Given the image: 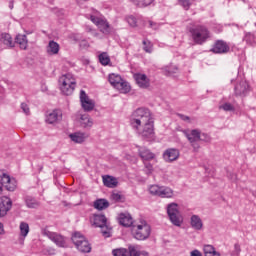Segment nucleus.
<instances>
[{"label":"nucleus","mask_w":256,"mask_h":256,"mask_svg":"<svg viewBox=\"0 0 256 256\" xmlns=\"http://www.w3.org/2000/svg\"><path fill=\"white\" fill-rule=\"evenodd\" d=\"M130 126L143 139H153L155 137L153 114L149 108L136 109L130 117Z\"/></svg>","instance_id":"obj_1"},{"label":"nucleus","mask_w":256,"mask_h":256,"mask_svg":"<svg viewBox=\"0 0 256 256\" xmlns=\"http://www.w3.org/2000/svg\"><path fill=\"white\" fill-rule=\"evenodd\" d=\"M131 233L136 241H147L151 237V225L146 220L140 219L132 225Z\"/></svg>","instance_id":"obj_2"},{"label":"nucleus","mask_w":256,"mask_h":256,"mask_svg":"<svg viewBox=\"0 0 256 256\" xmlns=\"http://www.w3.org/2000/svg\"><path fill=\"white\" fill-rule=\"evenodd\" d=\"M58 87L63 95H73V91L77 87V80L71 73L63 74L58 79Z\"/></svg>","instance_id":"obj_3"},{"label":"nucleus","mask_w":256,"mask_h":256,"mask_svg":"<svg viewBox=\"0 0 256 256\" xmlns=\"http://www.w3.org/2000/svg\"><path fill=\"white\" fill-rule=\"evenodd\" d=\"M85 17L90 19V21L100 29L101 33H104L105 35L109 34V23H107V20H105V17H103L99 11L91 9L90 12L85 14Z\"/></svg>","instance_id":"obj_4"},{"label":"nucleus","mask_w":256,"mask_h":256,"mask_svg":"<svg viewBox=\"0 0 256 256\" xmlns=\"http://www.w3.org/2000/svg\"><path fill=\"white\" fill-rule=\"evenodd\" d=\"M166 213L170 223H172L174 227H182L184 218L183 214H181V210H179V204L175 202L167 204Z\"/></svg>","instance_id":"obj_5"},{"label":"nucleus","mask_w":256,"mask_h":256,"mask_svg":"<svg viewBox=\"0 0 256 256\" xmlns=\"http://www.w3.org/2000/svg\"><path fill=\"white\" fill-rule=\"evenodd\" d=\"M148 191L150 195L161 197V199H173L175 197V191H173V188L168 186L153 184L148 187Z\"/></svg>","instance_id":"obj_6"},{"label":"nucleus","mask_w":256,"mask_h":256,"mask_svg":"<svg viewBox=\"0 0 256 256\" xmlns=\"http://www.w3.org/2000/svg\"><path fill=\"white\" fill-rule=\"evenodd\" d=\"M108 81L112 85V87L114 89H117V91H119L120 93L125 94L131 91V86L129 85V83L123 80V78H121V76L118 74H115V73L110 74L108 77Z\"/></svg>","instance_id":"obj_7"},{"label":"nucleus","mask_w":256,"mask_h":256,"mask_svg":"<svg viewBox=\"0 0 256 256\" xmlns=\"http://www.w3.org/2000/svg\"><path fill=\"white\" fill-rule=\"evenodd\" d=\"M72 242L80 253H91V244L80 232H75L72 235Z\"/></svg>","instance_id":"obj_8"},{"label":"nucleus","mask_w":256,"mask_h":256,"mask_svg":"<svg viewBox=\"0 0 256 256\" xmlns=\"http://www.w3.org/2000/svg\"><path fill=\"white\" fill-rule=\"evenodd\" d=\"M191 34L193 41H195L198 45H203V43H205V41L211 37L209 30H207L204 26H197L196 28L192 29Z\"/></svg>","instance_id":"obj_9"},{"label":"nucleus","mask_w":256,"mask_h":256,"mask_svg":"<svg viewBox=\"0 0 256 256\" xmlns=\"http://www.w3.org/2000/svg\"><path fill=\"white\" fill-rule=\"evenodd\" d=\"M185 137L188 139L191 147H193L194 151H199L200 145L198 143L201 137V130L199 129H192V130H184L183 131Z\"/></svg>","instance_id":"obj_10"},{"label":"nucleus","mask_w":256,"mask_h":256,"mask_svg":"<svg viewBox=\"0 0 256 256\" xmlns=\"http://www.w3.org/2000/svg\"><path fill=\"white\" fill-rule=\"evenodd\" d=\"M80 102L82 109L86 112L93 111V109H95V101L89 98L84 90L80 91Z\"/></svg>","instance_id":"obj_11"},{"label":"nucleus","mask_w":256,"mask_h":256,"mask_svg":"<svg viewBox=\"0 0 256 256\" xmlns=\"http://www.w3.org/2000/svg\"><path fill=\"white\" fill-rule=\"evenodd\" d=\"M44 235L53 241L57 247H67V238L51 231H44Z\"/></svg>","instance_id":"obj_12"},{"label":"nucleus","mask_w":256,"mask_h":256,"mask_svg":"<svg viewBox=\"0 0 256 256\" xmlns=\"http://www.w3.org/2000/svg\"><path fill=\"white\" fill-rule=\"evenodd\" d=\"M0 179L2 181V185L6 187L7 191H14L17 189V180H15V178H11L9 174L0 172Z\"/></svg>","instance_id":"obj_13"},{"label":"nucleus","mask_w":256,"mask_h":256,"mask_svg":"<svg viewBox=\"0 0 256 256\" xmlns=\"http://www.w3.org/2000/svg\"><path fill=\"white\" fill-rule=\"evenodd\" d=\"M63 119V112H61V110H54L52 112H49L46 115V123H48L49 125H55L57 123H59L60 121H62Z\"/></svg>","instance_id":"obj_14"},{"label":"nucleus","mask_w":256,"mask_h":256,"mask_svg":"<svg viewBox=\"0 0 256 256\" xmlns=\"http://www.w3.org/2000/svg\"><path fill=\"white\" fill-rule=\"evenodd\" d=\"M11 207H13V202L9 197H1L0 198V217H5L9 211H11Z\"/></svg>","instance_id":"obj_15"},{"label":"nucleus","mask_w":256,"mask_h":256,"mask_svg":"<svg viewBox=\"0 0 256 256\" xmlns=\"http://www.w3.org/2000/svg\"><path fill=\"white\" fill-rule=\"evenodd\" d=\"M0 45L4 47V49H13L15 47V42L13 41V37L11 34L7 32H3L0 34Z\"/></svg>","instance_id":"obj_16"},{"label":"nucleus","mask_w":256,"mask_h":256,"mask_svg":"<svg viewBox=\"0 0 256 256\" xmlns=\"http://www.w3.org/2000/svg\"><path fill=\"white\" fill-rule=\"evenodd\" d=\"M134 79L140 89H148V87L151 86V80H149V77L145 74L136 73L134 74Z\"/></svg>","instance_id":"obj_17"},{"label":"nucleus","mask_w":256,"mask_h":256,"mask_svg":"<svg viewBox=\"0 0 256 256\" xmlns=\"http://www.w3.org/2000/svg\"><path fill=\"white\" fill-rule=\"evenodd\" d=\"M180 152L176 148H169L163 153V159L166 163H173L179 159Z\"/></svg>","instance_id":"obj_18"},{"label":"nucleus","mask_w":256,"mask_h":256,"mask_svg":"<svg viewBox=\"0 0 256 256\" xmlns=\"http://www.w3.org/2000/svg\"><path fill=\"white\" fill-rule=\"evenodd\" d=\"M68 137L70 141H72V143L81 144V143H85V141L89 139V134L86 132L78 131V132L70 133Z\"/></svg>","instance_id":"obj_19"},{"label":"nucleus","mask_w":256,"mask_h":256,"mask_svg":"<svg viewBox=\"0 0 256 256\" xmlns=\"http://www.w3.org/2000/svg\"><path fill=\"white\" fill-rule=\"evenodd\" d=\"M118 222L122 227H133L135 223H133V216L129 214V212H122L118 215Z\"/></svg>","instance_id":"obj_20"},{"label":"nucleus","mask_w":256,"mask_h":256,"mask_svg":"<svg viewBox=\"0 0 256 256\" xmlns=\"http://www.w3.org/2000/svg\"><path fill=\"white\" fill-rule=\"evenodd\" d=\"M190 227L194 229V231H203L205 228V224L203 223V219L201 216L194 214L190 217Z\"/></svg>","instance_id":"obj_21"},{"label":"nucleus","mask_w":256,"mask_h":256,"mask_svg":"<svg viewBox=\"0 0 256 256\" xmlns=\"http://www.w3.org/2000/svg\"><path fill=\"white\" fill-rule=\"evenodd\" d=\"M90 221L94 227L104 228L107 225V218L103 214L92 215Z\"/></svg>","instance_id":"obj_22"},{"label":"nucleus","mask_w":256,"mask_h":256,"mask_svg":"<svg viewBox=\"0 0 256 256\" xmlns=\"http://www.w3.org/2000/svg\"><path fill=\"white\" fill-rule=\"evenodd\" d=\"M236 95H247L249 91V84L246 80H241L234 88Z\"/></svg>","instance_id":"obj_23"},{"label":"nucleus","mask_w":256,"mask_h":256,"mask_svg":"<svg viewBox=\"0 0 256 256\" xmlns=\"http://www.w3.org/2000/svg\"><path fill=\"white\" fill-rule=\"evenodd\" d=\"M79 123L83 129H91L93 127V118L89 114H82Z\"/></svg>","instance_id":"obj_24"},{"label":"nucleus","mask_w":256,"mask_h":256,"mask_svg":"<svg viewBox=\"0 0 256 256\" xmlns=\"http://www.w3.org/2000/svg\"><path fill=\"white\" fill-rule=\"evenodd\" d=\"M138 152L143 161H151L155 159V154L150 152L146 147H139Z\"/></svg>","instance_id":"obj_25"},{"label":"nucleus","mask_w":256,"mask_h":256,"mask_svg":"<svg viewBox=\"0 0 256 256\" xmlns=\"http://www.w3.org/2000/svg\"><path fill=\"white\" fill-rule=\"evenodd\" d=\"M14 42L19 45L20 49L25 50L29 47V40H27V35L25 34L16 35Z\"/></svg>","instance_id":"obj_26"},{"label":"nucleus","mask_w":256,"mask_h":256,"mask_svg":"<svg viewBox=\"0 0 256 256\" xmlns=\"http://www.w3.org/2000/svg\"><path fill=\"white\" fill-rule=\"evenodd\" d=\"M60 49L59 43L51 40L46 47V53H48V55H58Z\"/></svg>","instance_id":"obj_27"},{"label":"nucleus","mask_w":256,"mask_h":256,"mask_svg":"<svg viewBox=\"0 0 256 256\" xmlns=\"http://www.w3.org/2000/svg\"><path fill=\"white\" fill-rule=\"evenodd\" d=\"M103 183L105 187H109L110 189H113L115 188L118 182H117V178L113 176H103Z\"/></svg>","instance_id":"obj_28"},{"label":"nucleus","mask_w":256,"mask_h":256,"mask_svg":"<svg viewBox=\"0 0 256 256\" xmlns=\"http://www.w3.org/2000/svg\"><path fill=\"white\" fill-rule=\"evenodd\" d=\"M203 251L205 256H221V253L217 252L213 245H205Z\"/></svg>","instance_id":"obj_29"},{"label":"nucleus","mask_w":256,"mask_h":256,"mask_svg":"<svg viewBox=\"0 0 256 256\" xmlns=\"http://www.w3.org/2000/svg\"><path fill=\"white\" fill-rule=\"evenodd\" d=\"M109 207V201L106 199H98L94 202V208L98 209V211H103V209H107Z\"/></svg>","instance_id":"obj_30"},{"label":"nucleus","mask_w":256,"mask_h":256,"mask_svg":"<svg viewBox=\"0 0 256 256\" xmlns=\"http://www.w3.org/2000/svg\"><path fill=\"white\" fill-rule=\"evenodd\" d=\"M127 251L128 256H141V246L139 245H129Z\"/></svg>","instance_id":"obj_31"},{"label":"nucleus","mask_w":256,"mask_h":256,"mask_svg":"<svg viewBox=\"0 0 256 256\" xmlns=\"http://www.w3.org/2000/svg\"><path fill=\"white\" fill-rule=\"evenodd\" d=\"M162 71L164 73V75H175V73H177V71H179V68H177V66L170 64L168 66H164L162 68Z\"/></svg>","instance_id":"obj_32"},{"label":"nucleus","mask_w":256,"mask_h":256,"mask_svg":"<svg viewBox=\"0 0 256 256\" xmlns=\"http://www.w3.org/2000/svg\"><path fill=\"white\" fill-rule=\"evenodd\" d=\"M19 231L20 237L25 239L29 235V224L27 222H20Z\"/></svg>","instance_id":"obj_33"},{"label":"nucleus","mask_w":256,"mask_h":256,"mask_svg":"<svg viewBox=\"0 0 256 256\" xmlns=\"http://www.w3.org/2000/svg\"><path fill=\"white\" fill-rule=\"evenodd\" d=\"M25 202L29 209H37L39 207V201L31 196H27Z\"/></svg>","instance_id":"obj_34"},{"label":"nucleus","mask_w":256,"mask_h":256,"mask_svg":"<svg viewBox=\"0 0 256 256\" xmlns=\"http://www.w3.org/2000/svg\"><path fill=\"white\" fill-rule=\"evenodd\" d=\"M111 201H114V203H123L125 201V196L121 194V192H112L110 196Z\"/></svg>","instance_id":"obj_35"},{"label":"nucleus","mask_w":256,"mask_h":256,"mask_svg":"<svg viewBox=\"0 0 256 256\" xmlns=\"http://www.w3.org/2000/svg\"><path fill=\"white\" fill-rule=\"evenodd\" d=\"M212 51L213 53H225V43L223 41H217Z\"/></svg>","instance_id":"obj_36"},{"label":"nucleus","mask_w":256,"mask_h":256,"mask_svg":"<svg viewBox=\"0 0 256 256\" xmlns=\"http://www.w3.org/2000/svg\"><path fill=\"white\" fill-rule=\"evenodd\" d=\"M99 62L101 63V65H109V63H111V58H109V54L108 53H101L99 55Z\"/></svg>","instance_id":"obj_37"},{"label":"nucleus","mask_w":256,"mask_h":256,"mask_svg":"<svg viewBox=\"0 0 256 256\" xmlns=\"http://www.w3.org/2000/svg\"><path fill=\"white\" fill-rule=\"evenodd\" d=\"M113 256H129V251L127 248H116L112 250Z\"/></svg>","instance_id":"obj_38"},{"label":"nucleus","mask_w":256,"mask_h":256,"mask_svg":"<svg viewBox=\"0 0 256 256\" xmlns=\"http://www.w3.org/2000/svg\"><path fill=\"white\" fill-rule=\"evenodd\" d=\"M134 5H138V7H147L153 3L155 0H131Z\"/></svg>","instance_id":"obj_39"},{"label":"nucleus","mask_w":256,"mask_h":256,"mask_svg":"<svg viewBox=\"0 0 256 256\" xmlns=\"http://www.w3.org/2000/svg\"><path fill=\"white\" fill-rule=\"evenodd\" d=\"M225 111H230V113H239L240 109H239V106L237 105H232V104H229V103H226L225 104Z\"/></svg>","instance_id":"obj_40"},{"label":"nucleus","mask_w":256,"mask_h":256,"mask_svg":"<svg viewBox=\"0 0 256 256\" xmlns=\"http://www.w3.org/2000/svg\"><path fill=\"white\" fill-rule=\"evenodd\" d=\"M178 5L183 7L185 11H189V8L191 7V0H178Z\"/></svg>","instance_id":"obj_41"},{"label":"nucleus","mask_w":256,"mask_h":256,"mask_svg":"<svg viewBox=\"0 0 256 256\" xmlns=\"http://www.w3.org/2000/svg\"><path fill=\"white\" fill-rule=\"evenodd\" d=\"M244 41L250 45H253L255 43V35L253 33H246Z\"/></svg>","instance_id":"obj_42"},{"label":"nucleus","mask_w":256,"mask_h":256,"mask_svg":"<svg viewBox=\"0 0 256 256\" xmlns=\"http://www.w3.org/2000/svg\"><path fill=\"white\" fill-rule=\"evenodd\" d=\"M143 45H144V51H146V53H151V51H153V44H151V41L144 40Z\"/></svg>","instance_id":"obj_43"},{"label":"nucleus","mask_w":256,"mask_h":256,"mask_svg":"<svg viewBox=\"0 0 256 256\" xmlns=\"http://www.w3.org/2000/svg\"><path fill=\"white\" fill-rule=\"evenodd\" d=\"M100 229H101L102 235L104 237H111V227H109V225H107V222H106V225Z\"/></svg>","instance_id":"obj_44"},{"label":"nucleus","mask_w":256,"mask_h":256,"mask_svg":"<svg viewBox=\"0 0 256 256\" xmlns=\"http://www.w3.org/2000/svg\"><path fill=\"white\" fill-rule=\"evenodd\" d=\"M126 21L128 25H130V27H137V18H135L134 16H128L126 18Z\"/></svg>","instance_id":"obj_45"},{"label":"nucleus","mask_w":256,"mask_h":256,"mask_svg":"<svg viewBox=\"0 0 256 256\" xmlns=\"http://www.w3.org/2000/svg\"><path fill=\"white\" fill-rule=\"evenodd\" d=\"M144 171L146 175H151L153 173V165L149 162H144Z\"/></svg>","instance_id":"obj_46"},{"label":"nucleus","mask_w":256,"mask_h":256,"mask_svg":"<svg viewBox=\"0 0 256 256\" xmlns=\"http://www.w3.org/2000/svg\"><path fill=\"white\" fill-rule=\"evenodd\" d=\"M231 255L232 256H239V255H241V245L236 243L234 245V250L231 252Z\"/></svg>","instance_id":"obj_47"},{"label":"nucleus","mask_w":256,"mask_h":256,"mask_svg":"<svg viewBox=\"0 0 256 256\" xmlns=\"http://www.w3.org/2000/svg\"><path fill=\"white\" fill-rule=\"evenodd\" d=\"M199 141H204L205 143H209L211 141V137L208 136V134H206V133H201L200 132Z\"/></svg>","instance_id":"obj_48"},{"label":"nucleus","mask_w":256,"mask_h":256,"mask_svg":"<svg viewBox=\"0 0 256 256\" xmlns=\"http://www.w3.org/2000/svg\"><path fill=\"white\" fill-rule=\"evenodd\" d=\"M21 109L25 113V115H29V106L26 103L21 104Z\"/></svg>","instance_id":"obj_49"},{"label":"nucleus","mask_w":256,"mask_h":256,"mask_svg":"<svg viewBox=\"0 0 256 256\" xmlns=\"http://www.w3.org/2000/svg\"><path fill=\"white\" fill-rule=\"evenodd\" d=\"M80 47H81L82 49H89V42H87V40H82V41L80 42Z\"/></svg>","instance_id":"obj_50"},{"label":"nucleus","mask_w":256,"mask_h":256,"mask_svg":"<svg viewBox=\"0 0 256 256\" xmlns=\"http://www.w3.org/2000/svg\"><path fill=\"white\" fill-rule=\"evenodd\" d=\"M179 117H180V119H181L182 121H186L187 123H191V118H190L189 116L180 114Z\"/></svg>","instance_id":"obj_51"},{"label":"nucleus","mask_w":256,"mask_h":256,"mask_svg":"<svg viewBox=\"0 0 256 256\" xmlns=\"http://www.w3.org/2000/svg\"><path fill=\"white\" fill-rule=\"evenodd\" d=\"M190 256H203V253H201V251L195 249L190 252Z\"/></svg>","instance_id":"obj_52"},{"label":"nucleus","mask_w":256,"mask_h":256,"mask_svg":"<svg viewBox=\"0 0 256 256\" xmlns=\"http://www.w3.org/2000/svg\"><path fill=\"white\" fill-rule=\"evenodd\" d=\"M5 235V226L0 222V237Z\"/></svg>","instance_id":"obj_53"},{"label":"nucleus","mask_w":256,"mask_h":256,"mask_svg":"<svg viewBox=\"0 0 256 256\" xmlns=\"http://www.w3.org/2000/svg\"><path fill=\"white\" fill-rule=\"evenodd\" d=\"M148 23H149V27H151V29H157L158 26L156 23H154L153 21H149Z\"/></svg>","instance_id":"obj_54"},{"label":"nucleus","mask_w":256,"mask_h":256,"mask_svg":"<svg viewBox=\"0 0 256 256\" xmlns=\"http://www.w3.org/2000/svg\"><path fill=\"white\" fill-rule=\"evenodd\" d=\"M71 39H73V41H79V34H72Z\"/></svg>","instance_id":"obj_55"},{"label":"nucleus","mask_w":256,"mask_h":256,"mask_svg":"<svg viewBox=\"0 0 256 256\" xmlns=\"http://www.w3.org/2000/svg\"><path fill=\"white\" fill-rule=\"evenodd\" d=\"M231 181H237V174H230Z\"/></svg>","instance_id":"obj_56"},{"label":"nucleus","mask_w":256,"mask_h":256,"mask_svg":"<svg viewBox=\"0 0 256 256\" xmlns=\"http://www.w3.org/2000/svg\"><path fill=\"white\" fill-rule=\"evenodd\" d=\"M140 255L149 256V252H147V251H142V252H140Z\"/></svg>","instance_id":"obj_57"},{"label":"nucleus","mask_w":256,"mask_h":256,"mask_svg":"<svg viewBox=\"0 0 256 256\" xmlns=\"http://www.w3.org/2000/svg\"><path fill=\"white\" fill-rule=\"evenodd\" d=\"M1 193H3V181L2 182L0 181V195Z\"/></svg>","instance_id":"obj_58"},{"label":"nucleus","mask_w":256,"mask_h":256,"mask_svg":"<svg viewBox=\"0 0 256 256\" xmlns=\"http://www.w3.org/2000/svg\"><path fill=\"white\" fill-rule=\"evenodd\" d=\"M13 7H14L13 1L9 2V9H13Z\"/></svg>","instance_id":"obj_59"},{"label":"nucleus","mask_w":256,"mask_h":256,"mask_svg":"<svg viewBox=\"0 0 256 256\" xmlns=\"http://www.w3.org/2000/svg\"><path fill=\"white\" fill-rule=\"evenodd\" d=\"M220 109L225 110V105H221V106H220Z\"/></svg>","instance_id":"obj_60"},{"label":"nucleus","mask_w":256,"mask_h":256,"mask_svg":"<svg viewBox=\"0 0 256 256\" xmlns=\"http://www.w3.org/2000/svg\"><path fill=\"white\" fill-rule=\"evenodd\" d=\"M229 50V47L228 46H225V51H228Z\"/></svg>","instance_id":"obj_61"}]
</instances>
